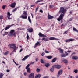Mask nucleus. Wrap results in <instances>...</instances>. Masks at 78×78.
<instances>
[{
    "mask_svg": "<svg viewBox=\"0 0 78 78\" xmlns=\"http://www.w3.org/2000/svg\"><path fill=\"white\" fill-rule=\"evenodd\" d=\"M34 62H31L30 63V65H31V64H34Z\"/></svg>",
    "mask_w": 78,
    "mask_h": 78,
    "instance_id": "51",
    "label": "nucleus"
},
{
    "mask_svg": "<svg viewBox=\"0 0 78 78\" xmlns=\"http://www.w3.org/2000/svg\"><path fill=\"white\" fill-rule=\"evenodd\" d=\"M36 71L37 72H39L41 71V69L39 68H37L36 69Z\"/></svg>",
    "mask_w": 78,
    "mask_h": 78,
    "instance_id": "32",
    "label": "nucleus"
},
{
    "mask_svg": "<svg viewBox=\"0 0 78 78\" xmlns=\"http://www.w3.org/2000/svg\"><path fill=\"white\" fill-rule=\"evenodd\" d=\"M38 9V8H37L36 9V11H37Z\"/></svg>",
    "mask_w": 78,
    "mask_h": 78,
    "instance_id": "62",
    "label": "nucleus"
},
{
    "mask_svg": "<svg viewBox=\"0 0 78 78\" xmlns=\"http://www.w3.org/2000/svg\"><path fill=\"white\" fill-rule=\"evenodd\" d=\"M17 8H18V7H16V8H15L13 10L12 12H14L15 11H16L17 10Z\"/></svg>",
    "mask_w": 78,
    "mask_h": 78,
    "instance_id": "28",
    "label": "nucleus"
},
{
    "mask_svg": "<svg viewBox=\"0 0 78 78\" xmlns=\"http://www.w3.org/2000/svg\"><path fill=\"white\" fill-rule=\"evenodd\" d=\"M23 15H22L20 17V18L23 19H27V14L25 12L23 13Z\"/></svg>",
    "mask_w": 78,
    "mask_h": 78,
    "instance_id": "2",
    "label": "nucleus"
},
{
    "mask_svg": "<svg viewBox=\"0 0 78 78\" xmlns=\"http://www.w3.org/2000/svg\"><path fill=\"white\" fill-rule=\"evenodd\" d=\"M45 57H46L47 58H48V59H51L52 58H53V57L51 56H46Z\"/></svg>",
    "mask_w": 78,
    "mask_h": 78,
    "instance_id": "24",
    "label": "nucleus"
},
{
    "mask_svg": "<svg viewBox=\"0 0 78 78\" xmlns=\"http://www.w3.org/2000/svg\"><path fill=\"white\" fill-rule=\"evenodd\" d=\"M59 52L60 53H63V52H64V51L62 49H61L59 51Z\"/></svg>",
    "mask_w": 78,
    "mask_h": 78,
    "instance_id": "36",
    "label": "nucleus"
},
{
    "mask_svg": "<svg viewBox=\"0 0 78 78\" xmlns=\"http://www.w3.org/2000/svg\"><path fill=\"white\" fill-rule=\"evenodd\" d=\"M30 65L29 64H28L26 66V69H28L29 68V67H30Z\"/></svg>",
    "mask_w": 78,
    "mask_h": 78,
    "instance_id": "35",
    "label": "nucleus"
},
{
    "mask_svg": "<svg viewBox=\"0 0 78 78\" xmlns=\"http://www.w3.org/2000/svg\"><path fill=\"white\" fill-rule=\"evenodd\" d=\"M9 53V51H7V52H5V53H4L3 54L4 55H8Z\"/></svg>",
    "mask_w": 78,
    "mask_h": 78,
    "instance_id": "34",
    "label": "nucleus"
},
{
    "mask_svg": "<svg viewBox=\"0 0 78 78\" xmlns=\"http://www.w3.org/2000/svg\"><path fill=\"white\" fill-rule=\"evenodd\" d=\"M69 30L67 31H65V32L64 33V34H66V33H67V32Z\"/></svg>",
    "mask_w": 78,
    "mask_h": 78,
    "instance_id": "54",
    "label": "nucleus"
},
{
    "mask_svg": "<svg viewBox=\"0 0 78 78\" xmlns=\"http://www.w3.org/2000/svg\"><path fill=\"white\" fill-rule=\"evenodd\" d=\"M59 12H62V13L60 14L59 18L57 19V20L59 22L63 19L64 14L66 12V10L64 9V8L63 7H61L60 11H59Z\"/></svg>",
    "mask_w": 78,
    "mask_h": 78,
    "instance_id": "1",
    "label": "nucleus"
},
{
    "mask_svg": "<svg viewBox=\"0 0 78 78\" xmlns=\"http://www.w3.org/2000/svg\"><path fill=\"white\" fill-rule=\"evenodd\" d=\"M27 30L29 33H32L33 31V29L32 28H29L27 29Z\"/></svg>",
    "mask_w": 78,
    "mask_h": 78,
    "instance_id": "16",
    "label": "nucleus"
},
{
    "mask_svg": "<svg viewBox=\"0 0 78 78\" xmlns=\"http://www.w3.org/2000/svg\"><path fill=\"white\" fill-rule=\"evenodd\" d=\"M38 58H37L35 59L36 61H37V60Z\"/></svg>",
    "mask_w": 78,
    "mask_h": 78,
    "instance_id": "64",
    "label": "nucleus"
},
{
    "mask_svg": "<svg viewBox=\"0 0 78 78\" xmlns=\"http://www.w3.org/2000/svg\"><path fill=\"white\" fill-rule=\"evenodd\" d=\"M41 76V75L40 74H37L35 76V78H40Z\"/></svg>",
    "mask_w": 78,
    "mask_h": 78,
    "instance_id": "18",
    "label": "nucleus"
},
{
    "mask_svg": "<svg viewBox=\"0 0 78 78\" xmlns=\"http://www.w3.org/2000/svg\"><path fill=\"white\" fill-rule=\"evenodd\" d=\"M28 20L29 22H30V23H31V18H30V17L29 16L28 17Z\"/></svg>",
    "mask_w": 78,
    "mask_h": 78,
    "instance_id": "25",
    "label": "nucleus"
},
{
    "mask_svg": "<svg viewBox=\"0 0 78 78\" xmlns=\"http://www.w3.org/2000/svg\"><path fill=\"white\" fill-rule=\"evenodd\" d=\"M31 55V54H30L29 55H27L25 56L23 59L22 61H25L26 59H27V58H28Z\"/></svg>",
    "mask_w": 78,
    "mask_h": 78,
    "instance_id": "11",
    "label": "nucleus"
},
{
    "mask_svg": "<svg viewBox=\"0 0 78 78\" xmlns=\"http://www.w3.org/2000/svg\"><path fill=\"white\" fill-rule=\"evenodd\" d=\"M62 70H60L58 71V74L57 76V78H59L61 75H62Z\"/></svg>",
    "mask_w": 78,
    "mask_h": 78,
    "instance_id": "6",
    "label": "nucleus"
},
{
    "mask_svg": "<svg viewBox=\"0 0 78 78\" xmlns=\"http://www.w3.org/2000/svg\"><path fill=\"white\" fill-rule=\"evenodd\" d=\"M26 38L27 40L30 39V37H29V35H28V34H27Z\"/></svg>",
    "mask_w": 78,
    "mask_h": 78,
    "instance_id": "26",
    "label": "nucleus"
},
{
    "mask_svg": "<svg viewBox=\"0 0 78 78\" xmlns=\"http://www.w3.org/2000/svg\"><path fill=\"white\" fill-rule=\"evenodd\" d=\"M13 61L16 66H18V65H19V64H17L16 62L14 61V60H13Z\"/></svg>",
    "mask_w": 78,
    "mask_h": 78,
    "instance_id": "42",
    "label": "nucleus"
},
{
    "mask_svg": "<svg viewBox=\"0 0 78 78\" xmlns=\"http://www.w3.org/2000/svg\"><path fill=\"white\" fill-rule=\"evenodd\" d=\"M57 58H54L51 61V62L53 63V62H55L56 61Z\"/></svg>",
    "mask_w": 78,
    "mask_h": 78,
    "instance_id": "21",
    "label": "nucleus"
},
{
    "mask_svg": "<svg viewBox=\"0 0 78 78\" xmlns=\"http://www.w3.org/2000/svg\"><path fill=\"white\" fill-rule=\"evenodd\" d=\"M42 41H45V42H46V41H48V39L47 38H43L42 39Z\"/></svg>",
    "mask_w": 78,
    "mask_h": 78,
    "instance_id": "19",
    "label": "nucleus"
},
{
    "mask_svg": "<svg viewBox=\"0 0 78 78\" xmlns=\"http://www.w3.org/2000/svg\"><path fill=\"white\" fill-rule=\"evenodd\" d=\"M10 48H13V49H14L15 50V48H16V46L14 44H12L10 47Z\"/></svg>",
    "mask_w": 78,
    "mask_h": 78,
    "instance_id": "13",
    "label": "nucleus"
},
{
    "mask_svg": "<svg viewBox=\"0 0 78 78\" xmlns=\"http://www.w3.org/2000/svg\"><path fill=\"white\" fill-rule=\"evenodd\" d=\"M73 31H77V32H78V30H77L76 29V28H73Z\"/></svg>",
    "mask_w": 78,
    "mask_h": 78,
    "instance_id": "39",
    "label": "nucleus"
},
{
    "mask_svg": "<svg viewBox=\"0 0 78 78\" xmlns=\"http://www.w3.org/2000/svg\"><path fill=\"white\" fill-rule=\"evenodd\" d=\"M39 42H37V43L35 44V45L34 48H36V47H37V46L38 45H39Z\"/></svg>",
    "mask_w": 78,
    "mask_h": 78,
    "instance_id": "22",
    "label": "nucleus"
},
{
    "mask_svg": "<svg viewBox=\"0 0 78 78\" xmlns=\"http://www.w3.org/2000/svg\"><path fill=\"white\" fill-rule=\"evenodd\" d=\"M3 18V16H0V19H2Z\"/></svg>",
    "mask_w": 78,
    "mask_h": 78,
    "instance_id": "49",
    "label": "nucleus"
},
{
    "mask_svg": "<svg viewBox=\"0 0 78 78\" xmlns=\"http://www.w3.org/2000/svg\"><path fill=\"white\" fill-rule=\"evenodd\" d=\"M69 41L70 42V41H75V39H69Z\"/></svg>",
    "mask_w": 78,
    "mask_h": 78,
    "instance_id": "40",
    "label": "nucleus"
},
{
    "mask_svg": "<svg viewBox=\"0 0 78 78\" xmlns=\"http://www.w3.org/2000/svg\"><path fill=\"white\" fill-rule=\"evenodd\" d=\"M67 52H68V53H70V52H71V51H68Z\"/></svg>",
    "mask_w": 78,
    "mask_h": 78,
    "instance_id": "59",
    "label": "nucleus"
},
{
    "mask_svg": "<svg viewBox=\"0 0 78 78\" xmlns=\"http://www.w3.org/2000/svg\"><path fill=\"white\" fill-rule=\"evenodd\" d=\"M74 72L75 73H77V72H78V70H77V69H75V70L74 71Z\"/></svg>",
    "mask_w": 78,
    "mask_h": 78,
    "instance_id": "38",
    "label": "nucleus"
},
{
    "mask_svg": "<svg viewBox=\"0 0 78 78\" xmlns=\"http://www.w3.org/2000/svg\"><path fill=\"white\" fill-rule=\"evenodd\" d=\"M43 1V0H40L37 1H36L35 3L37 4V3H39L40 2H42Z\"/></svg>",
    "mask_w": 78,
    "mask_h": 78,
    "instance_id": "29",
    "label": "nucleus"
},
{
    "mask_svg": "<svg viewBox=\"0 0 78 78\" xmlns=\"http://www.w3.org/2000/svg\"><path fill=\"white\" fill-rule=\"evenodd\" d=\"M24 75H25V76H26L27 75V73L25 72L24 73Z\"/></svg>",
    "mask_w": 78,
    "mask_h": 78,
    "instance_id": "53",
    "label": "nucleus"
},
{
    "mask_svg": "<svg viewBox=\"0 0 78 78\" xmlns=\"http://www.w3.org/2000/svg\"><path fill=\"white\" fill-rule=\"evenodd\" d=\"M6 7V5H3L2 6V9H4L5 8V7Z\"/></svg>",
    "mask_w": 78,
    "mask_h": 78,
    "instance_id": "46",
    "label": "nucleus"
},
{
    "mask_svg": "<svg viewBox=\"0 0 78 78\" xmlns=\"http://www.w3.org/2000/svg\"><path fill=\"white\" fill-rule=\"evenodd\" d=\"M14 31H15V30L14 29H13L11 30L10 32H11V33H15V32H14Z\"/></svg>",
    "mask_w": 78,
    "mask_h": 78,
    "instance_id": "33",
    "label": "nucleus"
},
{
    "mask_svg": "<svg viewBox=\"0 0 78 78\" xmlns=\"http://www.w3.org/2000/svg\"><path fill=\"white\" fill-rule=\"evenodd\" d=\"M52 67H53V68H56V69H60L61 67V66L60 65H57L53 66Z\"/></svg>",
    "mask_w": 78,
    "mask_h": 78,
    "instance_id": "3",
    "label": "nucleus"
},
{
    "mask_svg": "<svg viewBox=\"0 0 78 78\" xmlns=\"http://www.w3.org/2000/svg\"><path fill=\"white\" fill-rule=\"evenodd\" d=\"M65 41V42H70V41H69V39L68 40H66Z\"/></svg>",
    "mask_w": 78,
    "mask_h": 78,
    "instance_id": "41",
    "label": "nucleus"
},
{
    "mask_svg": "<svg viewBox=\"0 0 78 78\" xmlns=\"http://www.w3.org/2000/svg\"><path fill=\"white\" fill-rule=\"evenodd\" d=\"M34 5H31V7H34Z\"/></svg>",
    "mask_w": 78,
    "mask_h": 78,
    "instance_id": "56",
    "label": "nucleus"
},
{
    "mask_svg": "<svg viewBox=\"0 0 78 78\" xmlns=\"http://www.w3.org/2000/svg\"><path fill=\"white\" fill-rule=\"evenodd\" d=\"M3 74L1 73H0V78H2Z\"/></svg>",
    "mask_w": 78,
    "mask_h": 78,
    "instance_id": "30",
    "label": "nucleus"
},
{
    "mask_svg": "<svg viewBox=\"0 0 78 78\" xmlns=\"http://www.w3.org/2000/svg\"><path fill=\"white\" fill-rule=\"evenodd\" d=\"M62 62H64L65 64H67L68 63V60H67L66 59L62 58Z\"/></svg>",
    "mask_w": 78,
    "mask_h": 78,
    "instance_id": "7",
    "label": "nucleus"
},
{
    "mask_svg": "<svg viewBox=\"0 0 78 78\" xmlns=\"http://www.w3.org/2000/svg\"><path fill=\"white\" fill-rule=\"evenodd\" d=\"M54 68L53 67L52 68H51L50 69V71H51V72H53V71H54Z\"/></svg>",
    "mask_w": 78,
    "mask_h": 78,
    "instance_id": "37",
    "label": "nucleus"
},
{
    "mask_svg": "<svg viewBox=\"0 0 78 78\" xmlns=\"http://www.w3.org/2000/svg\"><path fill=\"white\" fill-rule=\"evenodd\" d=\"M34 73H31L28 76V78H34Z\"/></svg>",
    "mask_w": 78,
    "mask_h": 78,
    "instance_id": "5",
    "label": "nucleus"
},
{
    "mask_svg": "<svg viewBox=\"0 0 78 78\" xmlns=\"http://www.w3.org/2000/svg\"><path fill=\"white\" fill-rule=\"evenodd\" d=\"M14 25V24H12L11 25H8L7 27L5 28V31H6V30H8V29H9V28H11V26H13Z\"/></svg>",
    "mask_w": 78,
    "mask_h": 78,
    "instance_id": "8",
    "label": "nucleus"
},
{
    "mask_svg": "<svg viewBox=\"0 0 78 78\" xmlns=\"http://www.w3.org/2000/svg\"><path fill=\"white\" fill-rule=\"evenodd\" d=\"M65 55H66V56H68V55H69V54H68V53H67V52H65Z\"/></svg>",
    "mask_w": 78,
    "mask_h": 78,
    "instance_id": "52",
    "label": "nucleus"
},
{
    "mask_svg": "<svg viewBox=\"0 0 78 78\" xmlns=\"http://www.w3.org/2000/svg\"><path fill=\"white\" fill-rule=\"evenodd\" d=\"M53 16H50V15H48V19H53Z\"/></svg>",
    "mask_w": 78,
    "mask_h": 78,
    "instance_id": "20",
    "label": "nucleus"
},
{
    "mask_svg": "<svg viewBox=\"0 0 78 78\" xmlns=\"http://www.w3.org/2000/svg\"><path fill=\"white\" fill-rule=\"evenodd\" d=\"M40 12L41 13H42V12H43V11H42V10L41 9L40 10Z\"/></svg>",
    "mask_w": 78,
    "mask_h": 78,
    "instance_id": "50",
    "label": "nucleus"
},
{
    "mask_svg": "<svg viewBox=\"0 0 78 78\" xmlns=\"http://www.w3.org/2000/svg\"><path fill=\"white\" fill-rule=\"evenodd\" d=\"M38 35H39V36L40 37H47L46 36V35H44V34L40 33H39Z\"/></svg>",
    "mask_w": 78,
    "mask_h": 78,
    "instance_id": "4",
    "label": "nucleus"
},
{
    "mask_svg": "<svg viewBox=\"0 0 78 78\" xmlns=\"http://www.w3.org/2000/svg\"><path fill=\"white\" fill-rule=\"evenodd\" d=\"M73 19V18H70L69 20V21H72V19Z\"/></svg>",
    "mask_w": 78,
    "mask_h": 78,
    "instance_id": "43",
    "label": "nucleus"
},
{
    "mask_svg": "<svg viewBox=\"0 0 78 78\" xmlns=\"http://www.w3.org/2000/svg\"><path fill=\"white\" fill-rule=\"evenodd\" d=\"M45 55V53L44 52H43L41 54V55L42 56H44Z\"/></svg>",
    "mask_w": 78,
    "mask_h": 78,
    "instance_id": "48",
    "label": "nucleus"
},
{
    "mask_svg": "<svg viewBox=\"0 0 78 78\" xmlns=\"http://www.w3.org/2000/svg\"><path fill=\"white\" fill-rule=\"evenodd\" d=\"M67 55H68V54L65 55V54H62L61 55V56L62 58H64L65 57H66V56H67Z\"/></svg>",
    "mask_w": 78,
    "mask_h": 78,
    "instance_id": "17",
    "label": "nucleus"
},
{
    "mask_svg": "<svg viewBox=\"0 0 78 78\" xmlns=\"http://www.w3.org/2000/svg\"><path fill=\"white\" fill-rule=\"evenodd\" d=\"M6 72H9V70H7Z\"/></svg>",
    "mask_w": 78,
    "mask_h": 78,
    "instance_id": "58",
    "label": "nucleus"
},
{
    "mask_svg": "<svg viewBox=\"0 0 78 78\" xmlns=\"http://www.w3.org/2000/svg\"><path fill=\"white\" fill-rule=\"evenodd\" d=\"M27 72H28L29 73H30V68H27Z\"/></svg>",
    "mask_w": 78,
    "mask_h": 78,
    "instance_id": "27",
    "label": "nucleus"
},
{
    "mask_svg": "<svg viewBox=\"0 0 78 78\" xmlns=\"http://www.w3.org/2000/svg\"><path fill=\"white\" fill-rule=\"evenodd\" d=\"M72 13V11H70V14H71Z\"/></svg>",
    "mask_w": 78,
    "mask_h": 78,
    "instance_id": "57",
    "label": "nucleus"
},
{
    "mask_svg": "<svg viewBox=\"0 0 78 78\" xmlns=\"http://www.w3.org/2000/svg\"><path fill=\"white\" fill-rule=\"evenodd\" d=\"M76 78H78V76H76Z\"/></svg>",
    "mask_w": 78,
    "mask_h": 78,
    "instance_id": "63",
    "label": "nucleus"
},
{
    "mask_svg": "<svg viewBox=\"0 0 78 78\" xmlns=\"http://www.w3.org/2000/svg\"><path fill=\"white\" fill-rule=\"evenodd\" d=\"M7 17H8V19L9 20H11V18H10V16H11V14H10V13L9 12H8L7 13Z\"/></svg>",
    "mask_w": 78,
    "mask_h": 78,
    "instance_id": "12",
    "label": "nucleus"
},
{
    "mask_svg": "<svg viewBox=\"0 0 78 78\" xmlns=\"http://www.w3.org/2000/svg\"><path fill=\"white\" fill-rule=\"evenodd\" d=\"M10 6L11 8H14L16 6V3H14L12 4H11L10 5Z\"/></svg>",
    "mask_w": 78,
    "mask_h": 78,
    "instance_id": "14",
    "label": "nucleus"
},
{
    "mask_svg": "<svg viewBox=\"0 0 78 78\" xmlns=\"http://www.w3.org/2000/svg\"><path fill=\"white\" fill-rule=\"evenodd\" d=\"M41 62L42 64H45V62H44V61L43 59H41Z\"/></svg>",
    "mask_w": 78,
    "mask_h": 78,
    "instance_id": "31",
    "label": "nucleus"
},
{
    "mask_svg": "<svg viewBox=\"0 0 78 78\" xmlns=\"http://www.w3.org/2000/svg\"><path fill=\"white\" fill-rule=\"evenodd\" d=\"M23 50V49H21L20 50V52H22V51Z\"/></svg>",
    "mask_w": 78,
    "mask_h": 78,
    "instance_id": "55",
    "label": "nucleus"
},
{
    "mask_svg": "<svg viewBox=\"0 0 78 78\" xmlns=\"http://www.w3.org/2000/svg\"><path fill=\"white\" fill-rule=\"evenodd\" d=\"M49 40H55V41H58V40H59V39L56 38L54 37H51L49 38Z\"/></svg>",
    "mask_w": 78,
    "mask_h": 78,
    "instance_id": "10",
    "label": "nucleus"
},
{
    "mask_svg": "<svg viewBox=\"0 0 78 78\" xmlns=\"http://www.w3.org/2000/svg\"><path fill=\"white\" fill-rule=\"evenodd\" d=\"M72 59H74L75 60H76L78 59V57L77 56H74L72 57Z\"/></svg>",
    "mask_w": 78,
    "mask_h": 78,
    "instance_id": "15",
    "label": "nucleus"
},
{
    "mask_svg": "<svg viewBox=\"0 0 78 78\" xmlns=\"http://www.w3.org/2000/svg\"><path fill=\"white\" fill-rule=\"evenodd\" d=\"M44 66L46 67H49V66H50V64L48 63H47L45 64Z\"/></svg>",
    "mask_w": 78,
    "mask_h": 78,
    "instance_id": "23",
    "label": "nucleus"
},
{
    "mask_svg": "<svg viewBox=\"0 0 78 78\" xmlns=\"http://www.w3.org/2000/svg\"><path fill=\"white\" fill-rule=\"evenodd\" d=\"M50 8H53V6L52 5H49Z\"/></svg>",
    "mask_w": 78,
    "mask_h": 78,
    "instance_id": "47",
    "label": "nucleus"
},
{
    "mask_svg": "<svg viewBox=\"0 0 78 78\" xmlns=\"http://www.w3.org/2000/svg\"><path fill=\"white\" fill-rule=\"evenodd\" d=\"M45 52L46 53H49V52L47 51L46 50H45Z\"/></svg>",
    "mask_w": 78,
    "mask_h": 78,
    "instance_id": "44",
    "label": "nucleus"
},
{
    "mask_svg": "<svg viewBox=\"0 0 78 78\" xmlns=\"http://www.w3.org/2000/svg\"><path fill=\"white\" fill-rule=\"evenodd\" d=\"M31 16H32V18H33V14H32V13L31 14Z\"/></svg>",
    "mask_w": 78,
    "mask_h": 78,
    "instance_id": "61",
    "label": "nucleus"
},
{
    "mask_svg": "<svg viewBox=\"0 0 78 78\" xmlns=\"http://www.w3.org/2000/svg\"><path fill=\"white\" fill-rule=\"evenodd\" d=\"M62 49H61V48H58V50H62Z\"/></svg>",
    "mask_w": 78,
    "mask_h": 78,
    "instance_id": "60",
    "label": "nucleus"
},
{
    "mask_svg": "<svg viewBox=\"0 0 78 78\" xmlns=\"http://www.w3.org/2000/svg\"><path fill=\"white\" fill-rule=\"evenodd\" d=\"M4 33L5 35H7L8 34V32H4Z\"/></svg>",
    "mask_w": 78,
    "mask_h": 78,
    "instance_id": "45",
    "label": "nucleus"
},
{
    "mask_svg": "<svg viewBox=\"0 0 78 78\" xmlns=\"http://www.w3.org/2000/svg\"><path fill=\"white\" fill-rule=\"evenodd\" d=\"M9 35L10 36H15V35H16V33H13L10 32L9 33Z\"/></svg>",
    "mask_w": 78,
    "mask_h": 78,
    "instance_id": "9",
    "label": "nucleus"
}]
</instances>
